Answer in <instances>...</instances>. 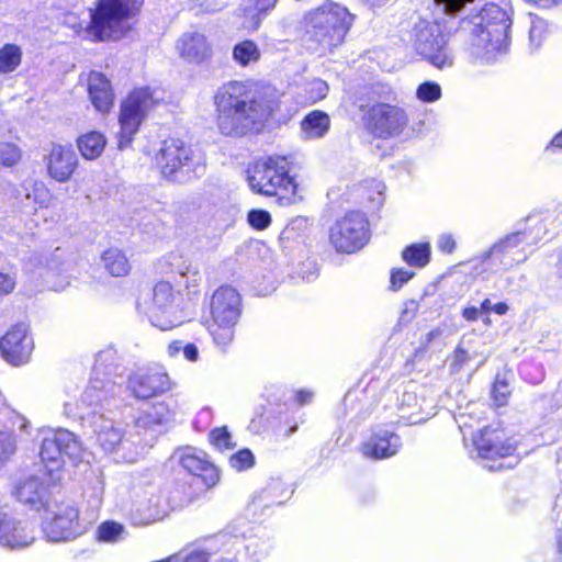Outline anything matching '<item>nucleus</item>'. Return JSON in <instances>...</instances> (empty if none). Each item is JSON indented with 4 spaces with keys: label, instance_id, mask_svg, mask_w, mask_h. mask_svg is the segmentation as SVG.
I'll list each match as a JSON object with an SVG mask.
<instances>
[{
    "label": "nucleus",
    "instance_id": "obj_35",
    "mask_svg": "<svg viewBox=\"0 0 562 562\" xmlns=\"http://www.w3.org/2000/svg\"><path fill=\"white\" fill-rule=\"evenodd\" d=\"M21 60V48L14 44H5L0 49V74L14 71L20 66Z\"/></svg>",
    "mask_w": 562,
    "mask_h": 562
},
{
    "label": "nucleus",
    "instance_id": "obj_22",
    "mask_svg": "<svg viewBox=\"0 0 562 562\" xmlns=\"http://www.w3.org/2000/svg\"><path fill=\"white\" fill-rule=\"evenodd\" d=\"M177 50L188 63L201 64L212 55V48L204 34L188 32L177 41Z\"/></svg>",
    "mask_w": 562,
    "mask_h": 562
},
{
    "label": "nucleus",
    "instance_id": "obj_31",
    "mask_svg": "<svg viewBox=\"0 0 562 562\" xmlns=\"http://www.w3.org/2000/svg\"><path fill=\"white\" fill-rule=\"evenodd\" d=\"M170 416V411L165 403H156L139 415L137 425L144 428H151L168 423Z\"/></svg>",
    "mask_w": 562,
    "mask_h": 562
},
{
    "label": "nucleus",
    "instance_id": "obj_36",
    "mask_svg": "<svg viewBox=\"0 0 562 562\" xmlns=\"http://www.w3.org/2000/svg\"><path fill=\"white\" fill-rule=\"evenodd\" d=\"M178 276L180 278L178 280L179 285H184L187 289L196 288L202 280L198 266L191 262L182 263L178 268Z\"/></svg>",
    "mask_w": 562,
    "mask_h": 562
},
{
    "label": "nucleus",
    "instance_id": "obj_12",
    "mask_svg": "<svg viewBox=\"0 0 562 562\" xmlns=\"http://www.w3.org/2000/svg\"><path fill=\"white\" fill-rule=\"evenodd\" d=\"M363 121L371 135L381 139H390L403 133L409 119L403 108L378 102L368 108Z\"/></svg>",
    "mask_w": 562,
    "mask_h": 562
},
{
    "label": "nucleus",
    "instance_id": "obj_60",
    "mask_svg": "<svg viewBox=\"0 0 562 562\" xmlns=\"http://www.w3.org/2000/svg\"><path fill=\"white\" fill-rule=\"evenodd\" d=\"M312 393L311 392H307V391H299L296 393V401L303 405V404H306L311 401L312 398Z\"/></svg>",
    "mask_w": 562,
    "mask_h": 562
},
{
    "label": "nucleus",
    "instance_id": "obj_2",
    "mask_svg": "<svg viewBox=\"0 0 562 562\" xmlns=\"http://www.w3.org/2000/svg\"><path fill=\"white\" fill-rule=\"evenodd\" d=\"M510 25L507 12L488 3L460 22L459 35L473 58L492 63L508 50Z\"/></svg>",
    "mask_w": 562,
    "mask_h": 562
},
{
    "label": "nucleus",
    "instance_id": "obj_39",
    "mask_svg": "<svg viewBox=\"0 0 562 562\" xmlns=\"http://www.w3.org/2000/svg\"><path fill=\"white\" fill-rule=\"evenodd\" d=\"M416 94L424 102H434L441 98V88L436 82L427 81L419 85Z\"/></svg>",
    "mask_w": 562,
    "mask_h": 562
},
{
    "label": "nucleus",
    "instance_id": "obj_64",
    "mask_svg": "<svg viewBox=\"0 0 562 562\" xmlns=\"http://www.w3.org/2000/svg\"><path fill=\"white\" fill-rule=\"evenodd\" d=\"M558 278L562 283V251L559 254L557 263Z\"/></svg>",
    "mask_w": 562,
    "mask_h": 562
},
{
    "label": "nucleus",
    "instance_id": "obj_29",
    "mask_svg": "<svg viewBox=\"0 0 562 562\" xmlns=\"http://www.w3.org/2000/svg\"><path fill=\"white\" fill-rule=\"evenodd\" d=\"M13 528L8 530L7 535L14 538L20 543L14 544H1L2 547L10 549H23L31 546L35 541V529L34 526L26 520H15L12 518Z\"/></svg>",
    "mask_w": 562,
    "mask_h": 562
},
{
    "label": "nucleus",
    "instance_id": "obj_45",
    "mask_svg": "<svg viewBox=\"0 0 562 562\" xmlns=\"http://www.w3.org/2000/svg\"><path fill=\"white\" fill-rule=\"evenodd\" d=\"M248 222L252 227L257 229H263L269 226L271 217L270 214L266 211L252 210L248 214Z\"/></svg>",
    "mask_w": 562,
    "mask_h": 562
},
{
    "label": "nucleus",
    "instance_id": "obj_23",
    "mask_svg": "<svg viewBox=\"0 0 562 562\" xmlns=\"http://www.w3.org/2000/svg\"><path fill=\"white\" fill-rule=\"evenodd\" d=\"M78 158L74 149L61 145L54 146L47 162L49 176L58 182L68 181L77 168Z\"/></svg>",
    "mask_w": 562,
    "mask_h": 562
},
{
    "label": "nucleus",
    "instance_id": "obj_52",
    "mask_svg": "<svg viewBox=\"0 0 562 562\" xmlns=\"http://www.w3.org/2000/svg\"><path fill=\"white\" fill-rule=\"evenodd\" d=\"M278 0H249V4L245 7L246 13H252L257 11L263 13L276 5Z\"/></svg>",
    "mask_w": 562,
    "mask_h": 562
},
{
    "label": "nucleus",
    "instance_id": "obj_44",
    "mask_svg": "<svg viewBox=\"0 0 562 562\" xmlns=\"http://www.w3.org/2000/svg\"><path fill=\"white\" fill-rule=\"evenodd\" d=\"M122 525L113 521H106L99 527V537L104 541H114L122 533Z\"/></svg>",
    "mask_w": 562,
    "mask_h": 562
},
{
    "label": "nucleus",
    "instance_id": "obj_59",
    "mask_svg": "<svg viewBox=\"0 0 562 562\" xmlns=\"http://www.w3.org/2000/svg\"><path fill=\"white\" fill-rule=\"evenodd\" d=\"M183 348V344L179 340L172 341L168 345L167 351L170 357L177 356Z\"/></svg>",
    "mask_w": 562,
    "mask_h": 562
},
{
    "label": "nucleus",
    "instance_id": "obj_20",
    "mask_svg": "<svg viewBox=\"0 0 562 562\" xmlns=\"http://www.w3.org/2000/svg\"><path fill=\"white\" fill-rule=\"evenodd\" d=\"M172 458L189 473L200 476L207 486L217 483L220 475L216 467L198 454L193 448L179 449L175 451Z\"/></svg>",
    "mask_w": 562,
    "mask_h": 562
},
{
    "label": "nucleus",
    "instance_id": "obj_58",
    "mask_svg": "<svg viewBox=\"0 0 562 562\" xmlns=\"http://www.w3.org/2000/svg\"><path fill=\"white\" fill-rule=\"evenodd\" d=\"M480 310L477 307L471 306L463 310V317L467 321L474 322L479 317Z\"/></svg>",
    "mask_w": 562,
    "mask_h": 562
},
{
    "label": "nucleus",
    "instance_id": "obj_9",
    "mask_svg": "<svg viewBox=\"0 0 562 562\" xmlns=\"http://www.w3.org/2000/svg\"><path fill=\"white\" fill-rule=\"evenodd\" d=\"M159 91L156 89L150 90L149 88H140L128 94L121 105L119 120L121 125L119 139L120 148H124L130 145L143 120L159 102Z\"/></svg>",
    "mask_w": 562,
    "mask_h": 562
},
{
    "label": "nucleus",
    "instance_id": "obj_3",
    "mask_svg": "<svg viewBox=\"0 0 562 562\" xmlns=\"http://www.w3.org/2000/svg\"><path fill=\"white\" fill-rule=\"evenodd\" d=\"M355 15L340 3L326 0L305 13L302 20V41L311 50H327L345 41Z\"/></svg>",
    "mask_w": 562,
    "mask_h": 562
},
{
    "label": "nucleus",
    "instance_id": "obj_63",
    "mask_svg": "<svg viewBox=\"0 0 562 562\" xmlns=\"http://www.w3.org/2000/svg\"><path fill=\"white\" fill-rule=\"evenodd\" d=\"M550 145L553 147L562 148V131L553 137Z\"/></svg>",
    "mask_w": 562,
    "mask_h": 562
},
{
    "label": "nucleus",
    "instance_id": "obj_4",
    "mask_svg": "<svg viewBox=\"0 0 562 562\" xmlns=\"http://www.w3.org/2000/svg\"><path fill=\"white\" fill-rule=\"evenodd\" d=\"M116 386L112 382L91 381L81 396V404L89 411L82 419L92 429L97 443L105 453H112L123 442V429L101 411L104 403L115 395Z\"/></svg>",
    "mask_w": 562,
    "mask_h": 562
},
{
    "label": "nucleus",
    "instance_id": "obj_15",
    "mask_svg": "<svg viewBox=\"0 0 562 562\" xmlns=\"http://www.w3.org/2000/svg\"><path fill=\"white\" fill-rule=\"evenodd\" d=\"M530 229H519L496 241L484 256L487 266H501L504 269L526 260L520 247L528 240Z\"/></svg>",
    "mask_w": 562,
    "mask_h": 562
},
{
    "label": "nucleus",
    "instance_id": "obj_56",
    "mask_svg": "<svg viewBox=\"0 0 562 562\" xmlns=\"http://www.w3.org/2000/svg\"><path fill=\"white\" fill-rule=\"evenodd\" d=\"M182 351H183V355H184L186 359H188L189 361H196L198 360L199 350H198V347L195 345L188 344V345L183 346Z\"/></svg>",
    "mask_w": 562,
    "mask_h": 562
},
{
    "label": "nucleus",
    "instance_id": "obj_26",
    "mask_svg": "<svg viewBox=\"0 0 562 562\" xmlns=\"http://www.w3.org/2000/svg\"><path fill=\"white\" fill-rule=\"evenodd\" d=\"M330 127V119L323 111L310 112L301 122L302 137L305 139H318L324 137Z\"/></svg>",
    "mask_w": 562,
    "mask_h": 562
},
{
    "label": "nucleus",
    "instance_id": "obj_41",
    "mask_svg": "<svg viewBox=\"0 0 562 562\" xmlns=\"http://www.w3.org/2000/svg\"><path fill=\"white\" fill-rule=\"evenodd\" d=\"M526 221L529 222H536L537 225H539V231H542V234H547L550 232V228L548 227V224H554L558 222V224H561L560 215L555 212H544L542 214H530Z\"/></svg>",
    "mask_w": 562,
    "mask_h": 562
},
{
    "label": "nucleus",
    "instance_id": "obj_48",
    "mask_svg": "<svg viewBox=\"0 0 562 562\" xmlns=\"http://www.w3.org/2000/svg\"><path fill=\"white\" fill-rule=\"evenodd\" d=\"M166 514V508L160 502H156L154 508L148 509V514L144 517H140L138 520L135 519V524L138 525H149L154 521L162 519Z\"/></svg>",
    "mask_w": 562,
    "mask_h": 562
},
{
    "label": "nucleus",
    "instance_id": "obj_7",
    "mask_svg": "<svg viewBox=\"0 0 562 562\" xmlns=\"http://www.w3.org/2000/svg\"><path fill=\"white\" fill-rule=\"evenodd\" d=\"M247 180L251 190L257 193L295 201L297 184L289 175V162L284 157H269L257 161Z\"/></svg>",
    "mask_w": 562,
    "mask_h": 562
},
{
    "label": "nucleus",
    "instance_id": "obj_17",
    "mask_svg": "<svg viewBox=\"0 0 562 562\" xmlns=\"http://www.w3.org/2000/svg\"><path fill=\"white\" fill-rule=\"evenodd\" d=\"M80 452V443L75 435L65 429L48 432L42 441L40 457L46 467L49 463L59 465L64 456L72 459L78 457Z\"/></svg>",
    "mask_w": 562,
    "mask_h": 562
},
{
    "label": "nucleus",
    "instance_id": "obj_24",
    "mask_svg": "<svg viewBox=\"0 0 562 562\" xmlns=\"http://www.w3.org/2000/svg\"><path fill=\"white\" fill-rule=\"evenodd\" d=\"M88 92L93 106L106 113L114 102V94L110 81L101 72L92 71L88 78Z\"/></svg>",
    "mask_w": 562,
    "mask_h": 562
},
{
    "label": "nucleus",
    "instance_id": "obj_32",
    "mask_svg": "<svg viewBox=\"0 0 562 562\" xmlns=\"http://www.w3.org/2000/svg\"><path fill=\"white\" fill-rule=\"evenodd\" d=\"M402 258L412 267L423 268L430 260V245L428 243L413 244L403 250Z\"/></svg>",
    "mask_w": 562,
    "mask_h": 562
},
{
    "label": "nucleus",
    "instance_id": "obj_5",
    "mask_svg": "<svg viewBox=\"0 0 562 562\" xmlns=\"http://www.w3.org/2000/svg\"><path fill=\"white\" fill-rule=\"evenodd\" d=\"M138 0H99L90 10L91 21L86 29L92 41L117 40L130 29L127 20L139 10Z\"/></svg>",
    "mask_w": 562,
    "mask_h": 562
},
{
    "label": "nucleus",
    "instance_id": "obj_8",
    "mask_svg": "<svg viewBox=\"0 0 562 562\" xmlns=\"http://www.w3.org/2000/svg\"><path fill=\"white\" fill-rule=\"evenodd\" d=\"M156 160L166 178H173L178 172L192 173L198 178L205 172L203 156L179 138L164 140Z\"/></svg>",
    "mask_w": 562,
    "mask_h": 562
},
{
    "label": "nucleus",
    "instance_id": "obj_53",
    "mask_svg": "<svg viewBox=\"0 0 562 562\" xmlns=\"http://www.w3.org/2000/svg\"><path fill=\"white\" fill-rule=\"evenodd\" d=\"M14 288V278L8 273L0 272V295L11 293Z\"/></svg>",
    "mask_w": 562,
    "mask_h": 562
},
{
    "label": "nucleus",
    "instance_id": "obj_50",
    "mask_svg": "<svg viewBox=\"0 0 562 562\" xmlns=\"http://www.w3.org/2000/svg\"><path fill=\"white\" fill-rule=\"evenodd\" d=\"M171 562H207L209 555L204 551H192L188 554L178 553L168 558Z\"/></svg>",
    "mask_w": 562,
    "mask_h": 562
},
{
    "label": "nucleus",
    "instance_id": "obj_54",
    "mask_svg": "<svg viewBox=\"0 0 562 562\" xmlns=\"http://www.w3.org/2000/svg\"><path fill=\"white\" fill-rule=\"evenodd\" d=\"M418 308V302L415 300H409L408 302L405 303V307L402 311L401 319L405 322L411 321L416 315Z\"/></svg>",
    "mask_w": 562,
    "mask_h": 562
},
{
    "label": "nucleus",
    "instance_id": "obj_14",
    "mask_svg": "<svg viewBox=\"0 0 562 562\" xmlns=\"http://www.w3.org/2000/svg\"><path fill=\"white\" fill-rule=\"evenodd\" d=\"M43 522L48 541L59 542L76 538L82 532L77 508L68 504H49Z\"/></svg>",
    "mask_w": 562,
    "mask_h": 562
},
{
    "label": "nucleus",
    "instance_id": "obj_62",
    "mask_svg": "<svg viewBox=\"0 0 562 562\" xmlns=\"http://www.w3.org/2000/svg\"><path fill=\"white\" fill-rule=\"evenodd\" d=\"M492 311H494L498 315H504L508 311V305L506 303H497L493 305Z\"/></svg>",
    "mask_w": 562,
    "mask_h": 562
},
{
    "label": "nucleus",
    "instance_id": "obj_43",
    "mask_svg": "<svg viewBox=\"0 0 562 562\" xmlns=\"http://www.w3.org/2000/svg\"><path fill=\"white\" fill-rule=\"evenodd\" d=\"M15 451V438L11 432L0 431V464Z\"/></svg>",
    "mask_w": 562,
    "mask_h": 562
},
{
    "label": "nucleus",
    "instance_id": "obj_27",
    "mask_svg": "<svg viewBox=\"0 0 562 562\" xmlns=\"http://www.w3.org/2000/svg\"><path fill=\"white\" fill-rule=\"evenodd\" d=\"M551 34L550 24L544 19L530 14V27L528 36V49L537 53Z\"/></svg>",
    "mask_w": 562,
    "mask_h": 562
},
{
    "label": "nucleus",
    "instance_id": "obj_46",
    "mask_svg": "<svg viewBox=\"0 0 562 562\" xmlns=\"http://www.w3.org/2000/svg\"><path fill=\"white\" fill-rule=\"evenodd\" d=\"M13 528L12 518L0 512V544L20 543V540L11 538L7 535L8 530Z\"/></svg>",
    "mask_w": 562,
    "mask_h": 562
},
{
    "label": "nucleus",
    "instance_id": "obj_38",
    "mask_svg": "<svg viewBox=\"0 0 562 562\" xmlns=\"http://www.w3.org/2000/svg\"><path fill=\"white\" fill-rule=\"evenodd\" d=\"M21 159L18 146L11 143H0V166L12 167Z\"/></svg>",
    "mask_w": 562,
    "mask_h": 562
},
{
    "label": "nucleus",
    "instance_id": "obj_19",
    "mask_svg": "<svg viewBox=\"0 0 562 562\" xmlns=\"http://www.w3.org/2000/svg\"><path fill=\"white\" fill-rule=\"evenodd\" d=\"M128 386L137 398H149L170 390V380L160 369L139 371L130 376Z\"/></svg>",
    "mask_w": 562,
    "mask_h": 562
},
{
    "label": "nucleus",
    "instance_id": "obj_28",
    "mask_svg": "<svg viewBox=\"0 0 562 562\" xmlns=\"http://www.w3.org/2000/svg\"><path fill=\"white\" fill-rule=\"evenodd\" d=\"M106 140L103 134L92 131L81 135L78 140V149L86 159H95L104 150Z\"/></svg>",
    "mask_w": 562,
    "mask_h": 562
},
{
    "label": "nucleus",
    "instance_id": "obj_51",
    "mask_svg": "<svg viewBox=\"0 0 562 562\" xmlns=\"http://www.w3.org/2000/svg\"><path fill=\"white\" fill-rule=\"evenodd\" d=\"M436 246L443 254H452L457 248V241L452 234L443 233L438 236Z\"/></svg>",
    "mask_w": 562,
    "mask_h": 562
},
{
    "label": "nucleus",
    "instance_id": "obj_55",
    "mask_svg": "<svg viewBox=\"0 0 562 562\" xmlns=\"http://www.w3.org/2000/svg\"><path fill=\"white\" fill-rule=\"evenodd\" d=\"M417 405V397L413 392H405L402 395L400 409L404 411L406 407L412 408Z\"/></svg>",
    "mask_w": 562,
    "mask_h": 562
},
{
    "label": "nucleus",
    "instance_id": "obj_61",
    "mask_svg": "<svg viewBox=\"0 0 562 562\" xmlns=\"http://www.w3.org/2000/svg\"><path fill=\"white\" fill-rule=\"evenodd\" d=\"M111 357H112V351L111 350L101 351L98 355V357H97V366H95V368L102 366Z\"/></svg>",
    "mask_w": 562,
    "mask_h": 562
},
{
    "label": "nucleus",
    "instance_id": "obj_47",
    "mask_svg": "<svg viewBox=\"0 0 562 562\" xmlns=\"http://www.w3.org/2000/svg\"><path fill=\"white\" fill-rule=\"evenodd\" d=\"M492 394L498 406L504 405L510 394L508 383L505 380H499L497 378L493 385Z\"/></svg>",
    "mask_w": 562,
    "mask_h": 562
},
{
    "label": "nucleus",
    "instance_id": "obj_30",
    "mask_svg": "<svg viewBox=\"0 0 562 562\" xmlns=\"http://www.w3.org/2000/svg\"><path fill=\"white\" fill-rule=\"evenodd\" d=\"M104 268L114 277H122L128 273L131 266L125 254L117 248H110L102 255Z\"/></svg>",
    "mask_w": 562,
    "mask_h": 562
},
{
    "label": "nucleus",
    "instance_id": "obj_25",
    "mask_svg": "<svg viewBox=\"0 0 562 562\" xmlns=\"http://www.w3.org/2000/svg\"><path fill=\"white\" fill-rule=\"evenodd\" d=\"M16 497L20 502L29 504L36 509L49 505L47 488L44 482L36 476H31L16 486Z\"/></svg>",
    "mask_w": 562,
    "mask_h": 562
},
{
    "label": "nucleus",
    "instance_id": "obj_11",
    "mask_svg": "<svg viewBox=\"0 0 562 562\" xmlns=\"http://www.w3.org/2000/svg\"><path fill=\"white\" fill-rule=\"evenodd\" d=\"M369 240V222L364 213L351 211L329 229V243L337 252L352 254Z\"/></svg>",
    "mask_w": 562,
    "mask_h": 562
},
{
    "label": "nucleus",
    "instance_id": "obj_13",
    "mask_svg": "<svg viewBox=\"0 0 562 562\" xmlns=\"http://www.w3.org/2000/svg\"><path fill=\"white\" fill-rule=\"evenodd\" d=\"M479 457L496 462L487 465L490 470L510 469L518 464L519 458L515 456L516 443L505 439L503 431L486 427L473 439Z\"/></svg>",
    "mask_w": 562,
    "mask_h": 562
},
{
    "label": "nucleus",
    "instance_id": "obj_18",
    "mask_svg": "<svg viewBox=\"0 0 562 562\" xmlns=\"http://www.w3.org/2000/svg\"><path fill=\"white\" fill-rule=\"evenodd\" d=\"M33 350V340L27 335V327L23 324L13 326L0 340V352L10 363L19 366L25 363Z\"/></svg>",
    "mask_w": 562,
    "mask_h": 562
},
{
    "label": "nucleus",
    "instance_id": "obj_10",
    "mask_svg": "<svg viewBox=\"0 0 562 562\" xmlns=\"http://www.w3.org/2000/svg\"><path fill=\"white\" fill-rule=\"evenodd\" d=\"M448 37L438 22L420 21L414 27V48L439 69L453 65V55L447 46Z\"/></svg>",
    "mask_w": 562,
    "mask_h": 562
},
{
    "label": "nucleus",
    "instance_id": "obj_16",
    "mask_svg": "<svg viewBox=\"0 0 562 562\" xmlns=\"http://www.w3.org/2000/svg\"><path fill=\"white\" fill-rule=\"evenodd\" d=\"M173 302L172 285L168 281L156 283L153 289L151 305L144 306L138 304V308L148 315L150 323L161 330H168L178 326L181 322L172 317L170 310Z\"/></svg>",
    "mask_w": 562,
    "mask_h": 562
},
{
    "label": "nucleus",
    "instance_id": "obj_34",
    "mask_svg": "<svg viewBox=\"0 0 562 562\" xmlns=\"http://www.w3.org/2000/svg\"><path fill=\"white\" fill-rule=\"evenodd\" d=\"M233 58L237 64L246 67L259 60L260 50L255 42L245 40L235 45L233 49Z\"/></svg>",
    "mask_w": 562,
    "mask_h": 562
},
{
    "label": "nucleus",
    "instance_id": "obj_6",
    "mask_svg": "<svg viewBox=\"0 0 562 562\" xmlns=\"http://www.w3.org/2000/svg\"><path fill=\"white\" fill-rule=\"evenodd\" d=\"M210 306L207 330L216 346L225 350L235 337V326L241 312V297L234 288L222 285L213 293Z\"/></svg>",
    "mask_w": 562,
    "mask_h": 562
},
{
    "label": "nucleus",
    "instance_id": "obj_57",
    "mask_svg": "<svg viewBox=\"0 0 562 562\" xmlns=\"http://www.w3.org/2000/svg\"><path fill=\"white\" fill-rule=\"evenodd\" d=\"M470 359L468 351L461 347H458L454 352V364L461 367Z\"/></svg>",
    "mask_w": 562,
    "mask_h": 562
},
{
    "label": "nucleus",
    "instance_id": "obj_37",
    "mask_svg": "<svg viewBox=\"0 0 562 562\" xmlns=\"http://www.w3.org/2000/svg\"><path fill=\"white\" fill-rule=\"evenodd\" d=\"M52 193L42 181H34L32 190L26 193V199L33 200L40 207H47L52 201Z\"/></svg>",
    "mask_w": 562,
    "mask_h": 562
},
{
    "label": "nucleus",
    "instance_id": "obj_33",
    "mask_svg": "<svg viewBox=\"0 0 562 562\" xmlns=\"http://www.w3.org/2000/svg\"><path fill=\"white\" fill-rule=\"evenodd\" d=\"M328 93V85L322 79H313L306 82L299 94L302 104H314L323 100Z\"/></svg>",
    "mask_w": 562,
    "mask_h": 562
},
{
    "label": "nucleus",
    "instance_id": "obj_21",
    "mask_svg": "<svg viewBox=\"0 0 562 562\" xmlns=\"http://www.w3.org/2000/svg\"><path fill=\"white\" fill-rule=\"evenodd\" d=\"M402 446L401 438L386 429H379L362 445V452L372 459H385L397 453Z\"/></svg>",
    "mask_w": 562,
    "mask_h": 562
},
{
    "label": "nucleus",
    "instance_id": "obj_40",
    "mask_svg": "<svg viewBox=\"0 0 562 562\" xmlns=\"http://www.w3.org/2000/svg\"><path fill=\"white\" fill-rule=\"evenodd\" d=\"M211 441L218 450H231L235 448L232 436L226 427L215 428L210 434Z\"/></svg>",
    "mask_w": 562,
    "mask_h": 562
},
{
    "label": "nucleus",
    "instance_id": "obj_49",
    "mask_svg": "<svg viewBox=\"0 0 562 562\" xmlns=\"http://www.w3.org/2000/svg\"><path fill=\"white\" fill-rule=\"evenodd\" d=\"M414 272L406 269H396L391 273V288L394 291L400 290L405 283H407L413 277Z\"/></svg>",
    "mask_w": 562,
    "mask_h": 562
},
{
    "label": "nucleus",
    "instance_id": "obj_42",
    "mask_svg": "<svg viewBox=\"0 0 562 562\" xmlns=\"http://www.w3.org/2000/svg\"><path fill=\"white\" fill-rule=\"evenodd\" d=\"M254 454L248 449H243L237 453L233 454L228 462L231 467L237 471L249 469L254 464Z\"/></svg>",
    "mask_w": 562,
    "mask_h": 562
},
{
    "label": "nucleus",
    "instance_id": "obj_1",
    "mask_svg": "<svg viewBox=\"0 0 562 562\" xmlns=\"http://www.w3.org/2000/svg\"><path fill=\"white\" fill-rule=\"evenodd\" d=\"M215 105L221 133L238 136L261 125L274 111L276 101L252 86L231 81L217 90Z\"/></svg>",
    "mask_w": 562,
    "mask_h": 562
}]
</instances>
